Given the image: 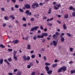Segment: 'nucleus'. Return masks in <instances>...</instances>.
Segmentation results:
<instances>
[{"mask_svg": "<svg viewBox=\"0 0 75 75\" xmlns=\"http://www.w3.org/2000/svg\"><path fill=\"white\" fill-rule=\"evenodd\" d=\"M21 75V72L20 71H19L17 72L16 75Z\"/></svg>", "mask_w": 75, "mask_h": 75, "instance_id": "obj_7", "label": "nucleus"}, {"mask_svg": "<svg viewBox=\"0 0 75 75\" xmlns=\"http://www.w3.org/2000/svg\"><path fill=\"white\" fill-rule=\"evenodd\" d=\"M28 15L29 16H31L32 13L31 12H29V13L28 14Z\"/></svg>", "mask_w": 75, "mask_h": 75, "instance_id": "obj_42", "label": "nucleus"}, {"mask_svg": "<svg viewBox=\"0 0 75 75\" xmlns=\"http://www.w3.org/2000/svg\"><path fill=\"white\" fill-rule=\"evenodd\" d=\"M23 25L24 27H27V24H24Z\"/></svg>", "mask_w": 75, "mask_h": 75, "instance_id": "obj_56", "label": "nucleus"}, {"mask_svg": "<svg viewBox=\"0 0 75 75\" xmlns=\"http://www.w3.org/2000/svg\"><path fill=\"white\" fill-rule=\"evenodd\" d=\"M4 61L5 62H6L7 63V64H8V65H10V63L8 61H7V60L6 59H5L4 60Z\"/></svg>", "mask_w": 75, "mask_h": 75, "instance_id": "obj_21", "label": "nucleus"}, {"mask_svg": "<svg viewBox=\"0 0 75 75\" xmlns=\"http://www.w3.org/2000/svg\"><path fill=\"white\" fill-rule=\"evenodd\" d=\"M42 35L41 36L38 35L37 36L38 38H43L44 37V36H45V37H47V35H48V34H47V33H42Z\"/></svg>", "mask_w": 75, "mask_h": 75, "instance_id": "obj_2", "label": "nucleus"}, {"mask_svg": "<svg viewBox=\"0 0 75 75\" xmlns=\"http://www.w3.org/2000/svg\"><path fill=\"white\" fill-rule=\"evenodd\" d=\"M34 4L35 5V6H36V7H38L39 6V5L38 3H35Z\"/></svg>", "mask_w": 75, "mask_h": 75, "instance_id": "obj_31", "label": "nucleus"}, {"mask_svg": "<svg viewBox=\"0 0 75 75\" xmlns=\"http://www.w3.org/2000/svg\"><path fill=\"white\" fill-rule=\"evenodd\" d=\"M54 19V18H51L50 19H48L47 20V21H52V20H53V19Z\"/></svg>", "mask_w": 75, "mask_h": 75, "instance_id": "obj_19", "label": "nucleus"}, {"mask_svg": "<svg viewBox=\"0 0 75 75\" xmlns=\"http://www.w3.org/2000/svg\"><path fill=\"white\" fill-rule=\"evenodd\" d=\"M54 7L55 9V10H58V9H59V7H56V6H54Z\"/></svg>", "mask_w": 75, "mask_h": 75, "instance_id": "obj_27", "label": "nucleus"}, {"mask_svg": "<svg viewBox=\"0 0 75 75\" xmlns=\"http://www.w3.org/2000/svg\"><path fill=\"white\" fill-rule=\"evenodd\" d=\"M29 65H30V66H33L34 65V64L33 63V62H31L29 63Z\"/></svg>", "mask_w": 75, "mask_h": 75, "instance_id": "obj_35", "label": "nucleus"}, {"mask_svg": "<svg viewBox=\"0 0 75 75\" xmlns=\"http://www.w3.org/2000/svg\"><path fill=\"white\" fill-rule=\"evenodd\" d=\"M3 63V59H1L0 60V64H2Z\"/></svg>", "mask_w": 75, "mask_h": 75, "instance_id": "obj_14", "label": "nucleus"}, {"mask_svg": "<svg viewBox=\"0 0 75 75\" xmlns=\"http://www.w3.org/2000/svg\"><path fill=\"white\" fill-rule=\"evenodd\" d=\"M30 59V56H28L26 58V61H29Z\"/></svg>", "mask_w": 75, "mask_h": 75, "instance_id": "obj_26", "label": "nucleus"}, {"mask_svg": "<svg viewBox=\"0 0 75 75\" xmlns=\"http://www.w3.org/2000/svg\"><path fill=\"white\" fill-rule=\"evenodd\" d=\"M13 58L15 59V61H17L18 59H17V56H13Z\"/></svg>", "mask_w": 75, "mask_h": 75, "instance_id": "obj_20", "label": "nucleus"}, {"mask_svg": "<svg viewBox=\"0 0 75 75\" xmlns=\"http://www.w3.org/2000/svg\"><path fill=\"white\" fill-rule=\"evenodd\" d=\"M25 7L26 8H27V9H29V8H30V5L27 4L25 5Z\"/></svg>", "mask_w": 75, "mask_h": 75, "instance_id": "obj_4", "label": "nucleus"}, {"mask_svg": "<svg viewBox=\"0 0 75 75\" xmlns=\"http://www.w3.org/2000/svg\"><path fill=\"white\" fill-rule=\"evenodd\" d=\"M57 63H56L52 65V67L53 68H55V67H57Z\"/></svg>", "mask_w": 75, "mask_h": 75, "instance_id": "obj_18", "label": "nucleus"}, {"mask_svg": "<svg viewBox=\"0 0 75 75\" xmlns=\"http://www.w3.org/2000/svg\"><path fill=\"white\" fill-rule=\"evenodd\" d=\"M6 26V24L4 23L3 25V27H5Z\"/></svg>", "mask_w": 75, "mask_h": 75, "instance_id": "obj_64", "label": "nucleus"}, {"mask_svg": "<svg viewBox=\"0 0 75 75\" xmlns=\"http://www.w3.org/2000/svg\"><path fill=\"white\" fill-rule=\"evenodd\" d=\"M43 20H46V19H47V17L46 16L44 17L43 18Z\"/></svg>", "mask_w": 75, "mask_h": 75, "instance_id": "obj_61", "label": "nucleus"}, {"mask_svg": "<svg viewBox=\"0 0 75 75\" xmlns=\"http://www.w3.org/2000/svg\"><path fill=\"white\" fill-rule=\"evenodd\" d=\"M56 37V35L55 34H54L53 35V38H55V37Z\"/></svg>", "mask_w": 75, "mask_h": 75, "instance_id": "obj_60", "label": "nucleus"}, {"mask_svg": "<svg viewBox=\"0 0 75 75\" xmlns=\"http://www.w3.org/2000/svg\"><path fill=\"white\" fill-rule=\"evenodd\" d=\"M23 58L24 60L25 61H27V57H26V56H25V55H24L23 56Z\"/></svg>", "mask_w": 75, "mask_h": 75, "instance_id": "obj_9", "label": "nucleus"}, {"mask_svg": "<svg viewBox=\"0 0 75 75\" xmlns=\"http://www.w3.org/2000/svg\"><path fill=\"white\" fill-rule=\"evenodd\" d=\"M34 21V18H30V21Z\"/></svg>", "mask_w": 75, "mask_h": 75, "instance_id": "obj_47", "label": "nucleus"}, {"mask_svg": "<svg viewBox=\"0 0 75 75\" xmlns=\"http://www.w3.org/2000/svg\"><path fill=\"white\" fill-rule=\"evenodd\" d=\"M10 18H12V20H14L15 19V18L14 17V16L13 15H11L10 16Z\"/></svg>", "mask_w": 75, "mask_h": 75, "instance_id": "obj_10", "label": "nucleus"}, {"mask_svg": "<svg viewBox=\"0 0 75 75\" xmlns=\"http://www.w3.org/2000/svg\"><path fill=\"white\" fill-rule=\"evenodd\" d=\"M1 10L2 11H5V9H4V8H1Z\"/></svg>", "mask_w": 75, "mask_h": 75, "instance_id": "obj_37", "label": "nucleus"}, {"mask_svg": "<svg viewBox=\"0 0 75 75\" xmlns=\"http://www.w3.org/2000/svg\"><path fill=\"white\" fill-rule=\"evenodd\" d=\"M22 20L23 21H26V19L24 17L23 18Z\"/></svg>", "mask_w": 75, "mask_h": 75, "instance_id": "obj_39", "label": "nucleus"}, {"mask_svg": "<svg viewBox=\"0 0 75 75\" xmlns=\"http://www.w3.org/2000/svg\"><path fill=\"white\" fill-rule=\"evenodd\" d=\"M32 8H34V9H35V4H33L32 5Z\"/></svg>", "mask_w": 75, "mask_h": 75, "instance_id": "obj_29", "label": "nucleus"}, {"mask_svg": "<svg viewBox=\"0 0 75 75\" xmlns=\"http://www.w3.org/2000/svg\"><path fill=\"white\" fill-rule=\"evenodd\" d=\"M45 68L46 71H48L50 70V68L48 67V66H46L45 67Z\"/></svg>", "mask_w": 75, "mask_h": 75, "instance_id": "obj_8", "label": "nucleus"}, {"mask_svg": "<svg viewBox=\"0 0 75 75\" xmlns=\"http://www.w3.org/2000/svg\"><path fill=\"white\" fill-rule=\"evenodd\" d=\"M43 59L45 61H46V60H47V58H46L45 56H44Z\"/></svg>", "mask_w": 75, "mask_h": 75, "instance_id": "obj_49", "label": "nucleus"}, {"mask_svg": "<svg viewBox=\"0 0 75 75\" xmlns=\"http://www.w3.org/2000/svg\"><path fill=\"white\" fill-rule=\"evenodd\" d=\"M8 51H10V52H11V51H13V49H8Z\"/></svg>", "mask_w": 75, "mask_h": 75, "instance_id": "obj_43", "label": "nucleus"}, {"mask_svg": "<svg viewBox=\"0 0 75 75\" xmlns=\"http://www.w3.org/2000/svg\"><path fill=\"white\" fill-rule=\"evenodd\" d=\"M67 35H68L69 36V37H70L71 35V34L70 33H67Z\"/></svg>", "mask_w": 75, "mask_h": 75, "instance_id": "obj_54", "label": "nucleus"}, {"mask_svg": "<svg viewBox=\"0 0 75 75\" xmlns=\"http://www.w3.org/2000/svg\"><path fill=\"white\" fill-rule=\"evenodd\" d=\"M27 49L28 50H30L31 49V46L30 45H28L27 46Z\"/></svg>", "mask_w": 75, "mask_h": 75, "instance_id": "obj_22", "label": "nucleus"}, {"mask_svg": "<svg viewBox=\"0 0 75 75\" xmlns=\"http://www.w3.org/2000/svg\"><path fill=\"white\" fill-rule=\"evenodd\" d=\"M43 4H44V3H39L40 6H43Z\"/></svg>", "mask_w": 75, "mask_h": 75, "instance_id": "obj_34", "label": "nucleus"}, {"mask_svg": "<svg viewBox=\"0 0 75 75\" xmlns=\"http://www.w3.org/2000/svg\"><path fill=\"white\" fill-rule=\"evenodd\" d=\"M51 10L52 9L51 8H49V11L48 12V14H50L51 13Z\"/></svg>", "mask_w": 75, "mask_h": 75, "instance_id": "obj_13", "label": "nucleus"}, {"mask_svg": "<svg viewBox=\"0 0 75 75\" xmlns=\"http://www.w3.org/2000/svg\"><path fill=\"white\" fill-rule=\"evenodd\" d=\"M11 10L12 11H14V8L13 7H12L11 8Z\"/></svg>", "mask_w": 75, "mask_h": 75, "instance_id": "obj_58", "label": "nucleus"}, {"mask_svg": "<svg viewBox=\"0 0 75 75\" xmlns=\"http://www.w3.org/2000/svg\"><path fill=\"white\" fill-rule=\"evenodd\" d=\"M72 16H73V17H75V12H74L73 13Z\"/></svg>", "mask_w": 75, "mask_h": 75, "instance_id": "obj_40", "label": "nucleus"}, {"mask_svg": "<svg viewBox=\"0 0 75 75\" xmlns=\"http://www.w3.org/2000/svg\"><path fill=\"white\" fill-rule=\"evenodd\" d=\"M71 74H74L75 73V71L74 70H71L70 71Z\"/></svg>", "mask_w": 75, "mask_h": 75, "instance_id": "obj_15", "label": "nucleus"}, {"mask_svg": "<svg viewBox=\"0 0 75 75\" xmlns=\"http://www.w3.org/2000/svg\"><path fill=\"white\" fill-rule=\"evenodd\" d=\"M27 68L28 69H30L31 68V65H29L27 66Z\"/></svg>", "mask_w": 75, "mask_h": 75, "instance_id": "obj_44", "label": "nucleus"}, {"mask_svg": "<svg viewBox=\"0 0 75 75\" xmlns=\"http://www.w3.org/2000/svg\"><path fill=\"white\" fill-rule=\"evenodd\" d=\"M29 38V37L28 36H27V37H26L25 38V40H26V41H27V40H28V39Z\"/></svg>", "mask_w": 75, "mask_h": 75, "instance_id": "obj_46", "label": "nucleus"}, {"mask_svg": "<svg viewBox=\"0 0 75 75\" xmlns=\"http://www.w3.org/2000/svg\"><path fill=\"white\" fill-rule=\"evenodd\" d=\"M37 38V36H34V37H33V40H36Z\"/></svg>", "mask_w": 75, "mask_h": 75, "instance_id": "obj_30", "label": "nucleus"}, {"mask_svg": "<svg viewBox=\"0 0 75 75\" xmlns=\"http://www.w3.org/2000/svg\"><path fill=\"white\" fill-rule=\"evenodd\" d=\"M52 72V71L50 70L47 71V73L48 74H51Z\"/></svg>", "mask_w": 75, "mask_h": 75, "instance_id": "obj_11", "label": "nucleus"}, {"mask_svg": "<svg viewBox=\"0 0 75 75\" xmlns=\"http://www.w3.org/2000/svg\"><path fill=\"white\" fill-rule=\"evenodd\" d=\"M73 7L72 6H70L69 8L70 10H72L73 9Z\"/></svg>", "mask_w": 75, "mask_h": 75, "instance_id": "obj_41", "label": "nucleus"}, {"mask_svg": "<svg viewBox=\"0 0 75 75\" xmlns=\"http://www.w3.org/2000/svg\"><path fill=\"white\" fill-rule=\"evenodd\" d=\"M0 47L2 48H5V46L2 44H1L0 45Z\"/></svg>", "mask_w": 75, "mask_h": 75, "instance_id": "obj_25", "label": "nucleus"}, {"mask_svg": "<svg viewBox=\"0 0 75 75\" xmlns=\"http://www.w3.org/2000/svg\"><path fill=\"white\" fill-rule=\"evenodd\" d=\"M15 8H18V5H16L15 6Z\"/></svg>", "mask_w": 75, "mask_h": 75, "instance_id": "obj_53", "label": "nucleus"}, {"mask_svg": "<svg viewBox=\"0 0 75 75\" xmlns=\"http://www.w3.org/2000/svg\"><path fill=\"white\" fill-rule=\"evenodd\" d=\"M45 65L47 66H48V65H51V64L50 63H45Z\"/></svg>", "mask_w": 75, "mask_h": 75, "instance_id": "obj_32", "label": "nucleus"}, {"mask_svg": "<svg viewBox=\"0 0 75 75\" xmlns=\"http://www.w3.org/2000/svg\"><path fill=\"white\" fill-rule=\"evenodd\" d=\"M57 7H61V4H57L56 5Z\"/></svg>", "mask_w": 75, "mask_h": 75, "instance_id": "obj_45", "label": "nucleus"}, {"mask_svg": "<svg viewBox=\"0 0 75 75\" xmlns=\"http://www.w3.org/2000/svg\"><path fill=\"white\" fill-rule=\"evenodd\" d=\"M61 40L62 42H64V41H65V39H64V38H61Z\"/></svg>", "mask_w": 75, "mask_h": 75, "instance_id": "obj_17", "label": "nucleus"}, {"mask_svg": "<svg viewBox=\"0 0 75 75\" xmlns=\"http://www.w3.org/2000/svg\"><path fill=\"white\" fill-rule=\"evenodd\" d=\"M64 18L66 19L68 18V14H67L64 15Z\"/></svg>", "mask_w": 75, "mask_h": 75, "instance_id": "obj_12", "label": "nucleus"}, {"mask_svg": "<svg viewBox=\"0 0 75 75\" xmlns=\"http://www.w3.org/2000/svg\"><path fill=\"white\" fill-rule=\"evenodd\" d=\"M29 11L28 10H27L25 11V13L26 14H28L29 13Z\"/></svg>", "mask_w": 75, "mask_h": 75, "instance_id": "obj_36", "label": "nucleus"}, {"mask_svg": "<svg viewBox=\"0 0 75 75\" xmlns=\"http://www.w3.org/2000/svg\"><path fill=\"white\" fill-rule=\"evenodd\" d=\"M67 69V67L65 66H62V67H61L57 71L58 73L62 72V70H63V71H65Z\"/></svg>", "mask_w": 75, "mask_h": 75, "instance_id": "obj_1", "label": "nucleus"}, {"mask_svg": "<svg viewBox=\"0 0 75 75\" xmlns=\"http://www.w3.org/2000/svg\"><path fill=\"white\" fill-rule=\"evenodd\" d=\"M32 58H35V55H32L31 56Z\"/></svg>", "mask_w": 75, "mask_h": 75, "instance_id": "obj_52", "label": "nucleus"}, {"mask_svg": "<svg viewBox=\"0 0 75 75\" xmlns=\"http://www.w3.org/2000/svg\"><path fill=\"white\" fill-rule=\"evenodd\" d=\"M17 71H18V70H17V69H15L14 70H13V71L15 72H17Z\"/></svg>", "mask_w": 75, "mask_h": 75, "instance_id": "obj_57", "label": "nucleus"}, {"mask_svg": "<svg viewBox=\"0 0 75 75\" xmlns=\"http://www.w3.org/2000/svg\"><path fill=\"white\" fill-rule=\"evenodd\" d=\"M40 28L41 29V30H44V28H43V27H42V25H40Z\"/></svg>", "mask_w": 75, "mask_h": 75, "instance_id": "obj_48", "label": "nucleus"}, {"mask_svg": "<svg viewBox=\"0 0 75 75\" xmlns=\"http://www.w3.org/2000/svg\"><path fill=\"white\" fill-rule=\"evenodd\" d=\"M8 60L9 62H11L12 61V59L11 58H9L8 59Z\"/></svg>", "mask_w": 75, "mask_h": 75, "instance_id": "obj_28", "label": "nucleus"}, {"mask_svg": "<svg viewBox=\"0 0 75 75\" xmlns=\"http://www.w3.org/2000/svg\"><path fill=\"white\" fill-rule=\"evenodd\" d=\"M39 28V26H35L34 27H33L31 28L30 30L31 31H34V30H37Z\"/></svg>", "mask_w": 75, "mask_h": 75, "instance_id": "obj_3", "label": "nucleus"}, {"mask_svg": "<svg viewBox=\"0 0 75 75\" xmlns=\"http://www.w3.org/2000/svg\"><path fill=\"white\" fill-rule=\"evenodd\" d=\"M44 31H47V28H45L44 29Z\"/></svg>", "mask_w": 75, "mask_h": 75, "instance_id": "obj_63", "label": "nucleus"}, {"mask_svg": "<svg viewBox=\"0 0 75 75\" xmlns=\"http://www.w3.org/2000/svg\"><path fill=\"white\" fill-rule=\"evenodd\" d=\"M73 63H74V62L72 61H70L69 62V64H73Z\"/></svg>", "mask_w": 75, "mask_h": 75, "instance_id": "obj_55", "label": "nucleus"}, {"mask_svg": "<svg viewBox=\"0 0 75 75\" xmlns=\"http://www.w3.org/2000/svg\"><path fill=\"white\" fill-rule=\"evenodd\" d=\"M19 11L21 12V13H23V12H24V11H23V10L22 9H19Z\"/></svg>", "mask_w": 75, "mask_h": 75, "instance_id": "obj_33", "label": "nucleus"}, {"mask_svg": "<svg viewBox=\"0 0 75 75\" xmlns=\"http://www.w3.org/2000/svg\"><path fill=\"white\" fill-rule=\"evenodd\" d=\"M13 56H16V54H17V52L16 50H14L13 51Z\"/></svg>", "mask_w": 75, "mask_h": 75, "instance_id": "obj_23", "label": "nucleus"}, {"mask_svg": "<svg viewBox=\"0 0 75 75\" xmlns=\"http://www.w3.org/2000/svg\"><path fill=\"white\" fill-rule=\"evenodd\" d=\"M35 72L34 71L32 73L31 75H35Z\"/></svg>", "mask_w": 75, "mask_h": 75, "instance_id": "obj_51", "label": "nucleus"}, {"mask_svg": "<svg viewBox=\"0 0 75 75\" xmlns=\"http://www.w3.org/2000/svg\"><path fill=\"white\" fill-rule=\"evenodd\" d=\"M53 43L54 46H56L57 44V42L55 41H53Z\"/></svg>", "mask_w": 75, "mask_h": 75, "instance_id": "obj_6", "label": "nucleus"}, {"mask_svg": "<svg viewBox=\"0 0 75 75\" xmlns=\"http://www.w3.org/2000/svg\"><path fill=\"white\" fill-rule=\"evenodd\" d=\"M56 35H59V33L58 32H56L55 33Z\"/></svg>", "mask_w": 75, "mask_h": 75, "instance_id": "obj_59", "label": "nucleus"}, {"mask_svg": "<svg viewBox=\"0 0 75 75\" xmlns=\"http://www.w3.org/2000/svg\"><path fill=\"white\" fill-rule=\"evenodd\" d=\"M4 18L5 20H8V16H5L4 17Z\"/></svg>", "mask_w": 75, "mask_h": 75, "instance_id": "obj_16", "label": "nucleus"}, {"mask_svg": "<svg viewBox=\"0 0 75 75\" xmlns=\"http://www.w3.org/2000/svg\"><path fill=\"white\" fill-rule=\"evenodd\" d=\"M47 25L48 26H51L52 25V23H47Z\"/></svg>", "mask_w": 75, "mask_h": 75, "instance_id": "obj_38", "label": "nucleus"}, {"mask_svg": "<svg viewBox=\"0 0 75 75\" xmlns=\"http://www.w3.org/2000/svg\"><path fill=\"white\" fill-rule=\"evenodd\" d=\"M63 27L64 30H66L67 29V26H66V25L65 24L63 25Z\"/></svg>", "mask_w": 75, "mask_h": 75, "instance_id": "obj_24", "label": "nucleus"}, {"mask_svg": "<svg viewBox=\"0 0 75 75\" xmlns=\"http://www.w3.org/2000/svg\"><path fill=\"white\" fill-rule=\"evenodd\" d=\"M11 1H12L13 3H15L16 2V0H11Z\"/></svg>", "mask_w": 75, "mask_h": 75, "instance_id": "obj_50", "label": "nucleus"}, {"mask_svg": "<svg viewBox=\"0 0 75 75\" xmlns=\"http://www.w3.org/2000/svg\"><path fill=\"white\" fill-rule=\"evenodd\" d=\"M8 75H13V74L12 73H8Z\"/></svg>", "mask_w": 75, "mask_h": 75, "instance_id": "obj_62", "label": "nucleus"}, {"mask_svg": "<svg viewBox=\"0 0 75 75\" xmlns=\"http://www.w3.org/2000/svg\"><path fill=\"white\" fill-rule=\"evenodd\" d=\"M13 43H14L15 44H18V40H13Z\"/></svg>", "mask_w": 75, "mask_h": 75, "instance_id": "obj_5", "label": "nucleus"}]
</instances>
